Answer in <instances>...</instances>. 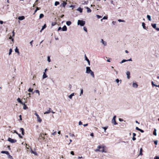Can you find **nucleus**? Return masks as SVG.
<instances>
[{
    "label": "nucleus",
    "mask_w": 159,
    "mask_h": 159,
    "mask_svg": "<svg viewBox=\"0 0 159 159\" xmlns=\"http://www.w3.org/2000/svg\"><path fill=\"white\" fill-rule=\"evenodd\" d=\"M46 27V24H45L42 27V30H43L44 29H45Z\"/></svg>",
    "instance_id": "c9c22d12"
},
{
    "label": "nucleus",
    "mask_w": 159,
    "mask_h": 159,
    "mask_svg": "<svg viewBox=\"0 0 159 159\" xmlns=\"http://www.w3.org/2000/svg\"><path fill=\"white\" fill-rule=\"evenodd\" d=\"M139 131H140L141 133H143L144 132V131L141 129H140Z\"/></svg>",
    "instance_id": "69168bd1"
},
{
    "label": "nucleus",
    "mask_w": 159,
    "mask_h": 159,
    "mask_svg": "<svg viewBox=\"0 0 159 159\" xmlns=\"http://www.w3.org/2000/svg\"><path fill=\"white\" fill-rule=\"evenodd\" d=\"M69 135H70L72 137H74L75 136V135L74 134H71V133H70L69 134Z\"/></svg>",
    "instance_id": "8fccbe9b"
},
{
    "label": "nucleus",
    "mask_w": 159,
    "mask_h": 159,
    "mask_svg": "<svg viewBox=\"0 0 159 159\" xmlns=\"http://www.w3.org/2000/svg\"><path fill=\"white\" fill-rule=\"evenodd\" d=\"M85 23V21L83 20H78V21L77 24L78 25H80L81 26H83Z\"/></svg>",
    "instance_id": "f03ea898"
},
{
    "label": "nucleus",
    "mask_w": 159,
    "mask_h": 159,
    "mask_svg": "<svg viewBox=\"0 0 159 159\" xmlns=\"http://www.w3.org/2000/svg\"><path fill=\"white\" fill-rule=\"evenodd\" d=\"M107 19V16H104L103 17V18L101 20V21H102L103 20Z\"/></svg>",
    "instance_id": "a19ab883"
},
{
    "label": "nucleus",
    "mask_w": 159,
    "mask_h": 159,
    "mask_svg": "<svg viewBox=\"0 0 159 159\" xmlns=\"http://www.w3.org/2000/svg\"><path fill=\"white\" fill-rule=\"evenodd\" d=\"M74 94H75L74 93H71L70 95L69 96V98L70 99H71L72 97L73 96H74Z\"/></svg>",
    "instance_id": "6ab92c4d"
},
{
    "label": "nucleus",
    "mask_w": 159,
    "mask_h": 159,
    "mask_svg": "<svg viewBox=\"0 0 159 159\" xmlns=\"http://www.w3.org/2000/svg\"><path fill=\"white\" fill-rule=\"evenodd\" d=\"M18 19L20 20H23L25 19V17L24 16H19L18 17Z\"/></svg>",
    "instance_id": "dca6fc26"
},
{
    "label": "nucleus",
    "mask_w": 159,
    "mask_h": 159,
    "mask_svg": "<svg viewBox=\"0 0 159 159\" xmlns=\"http://www.w3.org/2000/svg\"><path fill=\"white\" fill-rule=\"evenodd\" d=\"M48 77V75L46 74L45 72H43V78L44 79Z\"/></svg>",
    "instance_id": "4468645a"
},
{
    "label": "nucleus",
    "mask_w": 159,
    "mask_h": 159,
    "mask_svg": "<svg viewBox=\"0 0 159 159\" xmlns=\"http://www.w3.org/2000/svg\"><path fill=\"white\" fill-rule=\"evenodd\" d=\"M111 122L112 123L115 125L117 124V123L116 121V119H112Z\"/></svg>",
    "instance_id": "9d476101"
},
{
    "label": "nucleus",
    "mask_w": 159,
    "mask_h": 159,
    "mask_svg": "<svg viewBox=\"0 0 159 159\" xmlns=\"http://www.w3.org/2000/svg\"><path fill=\"white\" fill-rule=\"evenodd\" d=\"M96 16H97V18L98 19H100L102 17V16H99L98 15H96Z\"/></svg>",
    "instance_id": "79ce46f5"
},
{
    "label": "nucleus",
    "mask_w": 159,
    "mask_h": 159,
    "mask_svg": "<svg viewBox=\"0 0 159 159\" xmlns=\"http://www.w3.org/2000/svg\"><path fill=\"white\" fill-rule=\"evenodd\" d=\"M142 151H143V149H142V148H141L140 149V153H139V155H142V154H143Z\"/></svg>",
    "instance_id": "c85d7f7f"
},
{
    "label": "nucleus",
    "mask_w": 159,
    "mask_h": 159,
    "mask_svg": "<svg viewBox=\"0 0 159 159\" xmlns=\"http://www.w3.org/2000/svg\"><path fill=\"white\" fill-rule=\"evenodd\" d=\"M56 24V23L55 22H52V25L53 26Z\"/></svg>",
    "instance_id": "09e8293b"
},
{
    "label": "nucleus",
    "mask_w": 159,
    "mask_h": 159,
    "mask_svg": "<svg viewBox=\"0 0 159 159\" xmlns=\"http://www.w3.org/2000/svg\"><path fill=\"white\" fill-rule=\"evenodd\" d=\"M154 159H159V157L155 156L154 158Z\"/></svg>",
    "instance_id": "5fc2aeb1"
},
{
    "label": "nucleus",
    "mask_w": 159,
    "mask_h": 159,
    "mask_svg": "<svg viewBox=\"0 0 159 159\" xmlns=\"http://www.w3.org/2000/svg\"><path fill=\"white\" fill-rule=\"evenodd\" d=\"M151 83H152V86L153 87L155 86H156V85L154 84L153 81H152L151 82Z\"/></svg>",
    "instance_id": "de8ad7c7"
},
{
    "label": "nucleus",
    "mask_w": 159,
    "mask_h": 159,
    "mask_svg": "<svg viewBox=\"0 0 159 159\" xmlns=\"http://www.w3.org/2000/svg\"><path fill=\"white\" fill-rule=\"evenodd\" d=\"M34 115L37 116L38 121L40 123L42 121V119L40 118L39 115L37 113H34Z\"/></svg>",
    "instance_id": "20e7f679"
},
{
    "label": "nucleus",
    "mask_w": 159,
    "mask_h": 159,
    "mask_svg": "<svg viewBox=\"0 0 159 159\" xmlns=\"http://www.w3.org/2000/svg\"><path fill=\"white\" fill-rule=\"evenodd\" d=\"M20 130L21 131V134H22L23 135H24V134H25L24 130V129L23 128H20Z\"/></svg>",
    "instance_id": "412c9836"
},
{
    "label": "nucleus",
    "mask_w": 159,
    "mask_h": 159,
    "mask_svg": "<svg viewBox=\"0 0 159 159\" xmlns=\"http://www.w3.org/2000/svg\"><path fill=\"white\" fill-rule=\"evenodd\" d=\"M8 156V158L10 159H13V157H12L9 154V155H7Z\"/></svg>",
    "instance_id": "e433bc0d"
},
{
    "label": "nucleus",
    "mask_w": 159,
    "mask_h": 159,
    "mask_svg": "<svg viewBox=\"0 0 159 159\" xmlns=\"http://www.w3.org/2000/svg\"><path fill=\"white\" fill-rule=\"evenodd\" d=\"M57 134V132H53L52 134L53 135H56V134Z\"/></svg>",
    "instance_id": "052dcab7"
},
{
    "label": "nucleus",
    "mask_w": 159,
    "mask_h": 159,
    "mask_svg": "<svg viewBox=\"0 0 159 159\" xmlns=\"http://www.w3.org/2000/svg\"><path fill=\"white\" fill-rule=\"evenodd\" d=\"M100 42L102 43L104 46H106L107 45V42L104 41L103 39H101Z\"/></svg>",
    "instance_id": "423d86ee"
},
{
    "label": "nucleus",
    "mask_w": 159,
    "mask_h": 159,
    "mask_svg": "<svg viewBox=\"0 0 159 159\" xmlns=\"http://www.w3.org/2000/svg\"><path fill=\"white\" fill-rule=\"evenodd\" d=\"M151 25L152 27L155 29L156 28V24H152Z\"/></svg>",
    "instance_id": "393cba45"
},
{
    "label": "nucleus",
    "mask_w": 159,
    "mask_h": 159,
    "mask_svg": "<svg viewBox=\"0 0 159 159\" xmlns=\"http://www.w3.org/2000/svg\"><path fill=\"white\" fill-rule=\"evenodd\" d=\"M105 146H102V150H100V152H106L105 151L104 149Z\"/></svg>",
    "instance_id": "6e6552de"
},
{
    "label": "nucleus",
    "mask_w": 159,
    "mask_h": 159,
    "mask_svg": "<svg viewBox=\"0 0 159 159\" xmlns=\"http://www.w3.org/2000/svg\"><path fill=\"white\" fill-rule=\"evenodd\" d=\"M33 40H32L30 42V43L31 45V46H33V45H32V43H33Z\"/></svg>",
    "instance_id": "bf43d9fd"
},
{
    "label": "nucleus",
    "mask_w": 159,
    "mask_h": 159,
    "mask_svg": "<svg viewBox=\"0 0 159 159\" xmlns=\"http://www.w3.org/2000/svg\"><path fill=\"white\" fill-rule=\"evenodd\" d=\"M86 9H87V12L88 13H90L91 12V10L88 7H86Z\"/></svg>",
    "instance_id": "4be33fe9"
},
{
    "label": "nucleus",
    "mask_w": 159,
    "mask_h": 159,
    "mask_svg": "<svg viewBox=\"0 0 159 159\" xmlns=\"http://www.w3.org/2000/svg\"><path fill=\"white\" fill-rule=\"evenodd\" d=\"M147 17L149 20L151 21V17L149 15H147Z\"/></svg>",
    "instance_id": "c756f323"
},
{
    "label": "nucleus",
    "mask_w": 159,
    "mask_h": 159,
    "mask_svg": "<svg viewBox=\"0 0 159 159\" xmlns=\"http://www.w3.org/2000/svg\"><path fill=\"white\" fill-rule=\"evenodd\" d=\"M33 91V89H32L31 88H30L28 89V91L30 92H32Z\"/></svg>",
    "instance_id": "a18cd8bd"
},
{
    "label": "nucleus",
    "mask_w": 159,
    "mask_h": 159,
    "mask_svg": "<svg viewBox=\"0 0 159 159\" xmlns=\"http://www.w3.org/2000/svg\"><path fill=\"white\" fill-rule=\"evenodd\" d=\"M31 153H33V154H35V155H37V153L36 152H34L32 150V149H31Z\"/></svg>",
    "instance_id": "72a5a7b5"
},
{
    "label": "nucleus",
    "mask_w": 159,
    "mask_h": 159,
    "mask_svg": "<svg viewBox=\"0 0 159 159\" xmlns=\"http://www.w3.org/2000/svg\"><path fill=\"white\" fill-rule=\"evenodd\" d=\"M67 4V3L66 2H64L61 5V7L62 6L63 7H65L66 5Z\"/></svg>",
    "instance_id": "ddd939ff"
},
{
    "label": "nucleus",
    "mask_w": 159,
    "mask_h": 159,
    "mask_svg": "<svg viewBox=\"0 0 159 159\" xmlns=\"http://www.w3.org/2000/svg\"><path fill=\"white\" fill-rule=\"evenodd\" d=\"M85 60H86L87 61V62H88V63L89 65V66L90 65V61L89 60L87 57L86 55H85Z\"/></svg>",
    "instance_id": "0eeeda50"
},
{
    "label": "nucleus",
    "mask_w": 159,
    "mask_h": 159,
    "mask_svg": "<svg viewBox=\"0 0 159 159\" xmlns=\"http://www.w3.org/2000/svg\"><path fill=\"white\" fill-rule=\"evenodd\" d=\"M61 29L62 30V28L61 27H59L58 28L57 30H58V31H59V30H61Z\"/></svg>",
    "instance_id": "13d9d810"
},
{
    "label": "nucleus",
    "mask_w": 159,
    "mask_h": 159,
    "mask_svg": "<svg viewBox=\"0 0 159 159\" xmlns=\"http://www.w3.org/2000/svg\"><path fill=\"white\" fill-rule=\"evenodd\" d=\"M77 11H79L80 13L82 12L83 11V9L81 8V7H79L77 9Z\"/></svg>",
    "instance_id": "5701e85b"
},
{
    "label": "nucleus",
    "mask_w": 159,
    "mask_h": 159,
    "mask_svg": "<svg viewBox=\"0 0 159 159\" xmlns=\"http://www.w3.org/2000/svg\"><path fill=\"white\" fill-rule=\"evenodd\" d=\"M44 17V15L43 14H40L39 15V19L43 18Z\"/></svg>",
    "instance_id": "2f4dec72"
},
{
    "label": "nucleus",
    "mask_w": 159,
    "mask_h": 159,
    "mask_svg": "<svg viewBox=\"0 0 159 159\" xmlns=\"http://www.w3.org/2000/svg\"><path fill=\"white\" fill-rule=\"evenodd\" d=\"M138 85L136 83H133V87L135 88H137L138 87Z\"/></svg>",
    "instance_id": "f3484780"
},
{
    "label": "nucleus",
    "mask_w": 159,
    "mask_h": 159,
    "mask_svg": "<svg viewBox=\"0 0 159 159\" xmlns=\"http://www.w3.org/2000/svg\"><path fill=\"white\" fill-rule=\"evenodd\" d=\"M70 154L72 155H74V152L73 151H71V152H70Z\"/></svg>",
    "instance_id": "0e129e2a"
},
{
    "label": "nucleus",
    "mask_w": 159,
    "mask_h": 159,
    "mask_svg": "<svg viewBox=\"0 0 159 159\" xmlns=\"http://www.w3.org/2000/svg\"><path fill=\"white\" fill-rule=\"evenodd\" d=\"M86 73L87 74H90V75L93 77H94L93 72L90 69L89 67H87L86 68Z\"/></svg>",
    "instance_id": "f257e3e1"
},
{
    "label": "nucleus",
    "mask_w": 159,
    "mask_h": 159,
    "mask_svg": "<svg viewBox=\"0 0 159 159\" xmlns=\"http://www.w3.org/2000/svg\"><path fill=\"white\" fill-rule=\"evenodd\" d=\"M137 130H139H139L140 129L138 127H136L135 128Z\"/></svg>",
    "instance_id": "e2e57ef3"
},
{
    "label": "nucleus",
    "mask_w": 159,
    "mask_h": 159,
    "mask_svg": "<svg viewBox=\"0 0 159 159\" xmlns=\"http://www.w3.org/2000/svg\"><path fill=\"white\" fill-rule=\"evenodd\" d=\"M17 135H18L19 137L21 139H22L23 138V137L21 135L19 134H17Z\"/></svg>",
    "instance_id": "3c124183"
},
{
    "label": "nucleus",
    "mask_w": 159,
    "mask_h": 159,
    "mask_svg": "<svg viewBox=\"0 0 159 159\" xmlns=\"http://www.w3.org/2000/svg\"><path fill=\"white\" fill-rule=\"evenodd\" d=\"M83 90L82 89H80V96H81L82 94H83Z\"/></svg>",
    "instance_id": "473e14b6"
},
{
    "label": "nucleus",
    "mask_w": 159,
    "mask_h": 159,
    "mask_svg": "<svg viewBox=\"0 0 159 159\" xmlns=\"http://www.w3.org/2000/svg\"><path fill=\"white\" fill-rule=\"evenodd\" d=\"M145 23L144 22H143L142 23V25L143 26V27L144 29H146V27L145 26Z\"/></svg>",
    "instance_id": "cd10ccee"
},
{
    "label": "nucleus",
    "mask_w": 159,
    "mask_h": 159,
    "mask_svg": "<svg viewBox=\"0 0 159 159\" xmlns=\"http://www.w3.org/2000/svg\"><path fill=\"white\" fill-rule=\"evenodd\" d=\"M47 60H48V62H50L51 61V60H50V57L49 56H48V58H47Z\"/></svg>",
    "instance_id": "58836bf2"
},
{
    "label": "nucleus",
    "mask_w": 159,
    "mask_h": 159,
    "mask_svg": "<svg viewBox=\"0 0 159 159\" xmlns=\"http://www.w3.org/2000/svg\"><path fill=\"white\" fill-rule=\"evenodd\" d=\"M157 130L156 129H154V130L153 132V134L155 136L157 135V133H156Z\"/></svg>",
    "instance_id": "bb28decb"
},
{
    "label": "nucleus",
    "mask_w": 159,
    "mask_h": 159,
    "mask_svg": "<svg viewBox=\"0 0 159 159\" xmlns=\"http://www.w3.org/2000/svg\"><path fill=\"white\" fill-rule=\"evenodd\" d=\"M12 51V49L10 48L9 49V55H10L11 54Z\"/></svg>",
    "instance_id": "4c0bfd02"
},
{
    "label": "nucleus",
    "mask_w": 159,
    "mask_h": 159,
    "mask_svg": "<svg viewBox=\"0 0 159 159\" xmlns=\"http://www.w3.org/2000/svg\"><path fill=\"white\" fill-rule=\"evenodd\" d=\"M1 153L2 154H6L7 155H9V152L7 151H2L1 152Z\"/></svg>",
    "instance_id": "9b49d317"
},
{
    "label": "nucleus",
    "mask_w": 159,
    "mask_h": 159,
    "mask_svg": "<svg viewBox=\"0 0 159 159\" xmlns=\"http://www.w3.org/2000/svg\"><path fill=\"white\" fill-rule=\"evenodd\" d=\"M59 4V2L58 1H56L54 3V5L55 6H57V5Z\"/></svg>",
    "instance_id": "f704fd0d"
},
{
    "label": "nucleus",
    "mask_w": 159,
    "mask_h": 159,
    "mask_svg": "<svg viewBox=\"0 0 159 159\" xmlns=\"http://www.w3.org/2000/svg\"><path fill=\"white\" fill-rule=\"evenodd\" d=\"M98 148H97L95 150V151L96 152H100V149H101L102 148V146L101 145H99L97 147Z\"/></svg>",
    "instance_id": "39448f33"
},
{
    "label": "nucleus",
    "mask_w": 159,
    "mask_h": 159,
    "mask_svg": "<svg viewBox=\"0 0 159 159\" xmlns=\"http://www.w3.org/2000/svg\"><path fill=\"white\" fill-rule=\"evenodd\" d=\"M19 117H20V120H22V118H21V115H20L19 116Z\"/></svg>",
    "instance_id": "338daca9"
},
{
    "label": "nucleus",
    "mask_w": 159,
    "mask_h": 159,
    "mask_svg": "<svg viewBox=\"0 0 159 159\" xmlns=\"http://www.w3.org/2000/svg\"><path fill=\"white\" fill-rule=\"evenodd\" d=\"M34 92L36 93H38V94H39V95H40V94H39V90H35V91H34Z\"/></svg>",
    "instance_id": "ea45409f"
},
{
    "label": "nucleus",
    "mask_w": 159,
    "mask_h": 159,
    "mask_svg": "<svg viewBox=\"0 0 159 159\" xmlns=\"http://www.w3.org/2000/svg\"><path fill=\"white\" fill-rule=\"evenodd\" d=\"M39 10V8L38 7H37L36 10H35L34 11V14L36 12V11L38 10Z\"/></svg>",
    "instance_id": "c03bdc74"
},
{
    "label": "nucleus",
    "mask_w": 159,
    "mask_h": 159,
    "mask_svg": "<svg viewBox=\"0 0 159 159\" xmlns=\"http://www.w3.org/2000/svg\"><path fill=\"white\" fill-rule=\"evenodd\" d=\"M84 30L86 32H87V29L85 27H84L83 28Z\"/></svg>",
    "instance_id": "864d4df0"
},
{
    "label": "nucleus",
    "mask_w": 159,
    "mask_h": 159,
    "mask_svg": "<svg viewBox=\"0 0 159 159\" xmlns=\"http://www.w3.org/2000/svg\"><path fill=\"white\" fill-rule=\"evenodd\" d=\"M82 124V122L81 121H80L79 123V125H81Z\"/></svg>",
    "instance_id": "680f3d73"
},
{
    "label": "nucleus",
    "mask_w": 159,
    "mask_h": 159,
    "mask_svg": "<svg viewBox=\"0 0 159 159\" xmlns=\"http://www.w3.org/2000/svg\"><path fill=\"white\" fill-rule=\"evenodd\" d=\"M102 128L104 129V132H106V131L107 128V127H102Z\"/></svg>",
    "instance_id": "37998d69"
},
{
    "label": "nucleus",
    "mask_w": 159,
    "mask_h": 159,
    "mask_svg": "<svg viewBox=\"0 0 159 159\" xmlns=\"http://www.w3.org/2000/svg\"><path fill=\"white\" fill-rule=\"evenodd\" d=\"M126 74L127 75V78L128 79H129L130 78V72L129 71H127L126 72Z\"/></svg>",
    "instance_id": "1a4fd4ad"
},
{
    "label": "nucleus",
    "mask_w": 159,
    "mask_h": 159,
    "mask_svg": "<svg viewBox=\"0 0 159 159\" xmlns=\"http://www.w3.org/2000/svg\"><path fill=\"white\" fill-rule=\"evenodd\" d=\"M71 24V22L70 21H67L66 22V24L68 26H70Z\"/></svg>",
    "instance_id": "aec40b11"
},
{
    "label": "nucleus",
    "mask_w": 159,
    "mask_h": 159,
    "mask_svg": "<svg viewBox=\"0 0 159 159\" xmlns=\"http://www.w3.org/2000/svg\"><path fill=\"white\" fill-rule=\"evenodd\" d=\"M116 81L117 83H118L120 81V80L118 79H117L116 80Z\"/></svg>",
    "instance_id": "603ef678"
},
{
    "label": "nucleus",
    "mask_w": 159,
    "mask_h": 159,
    "mask_svg": "<svg viewBox=\"0 0 159 159\" xmlns=\"http://www.w3.org/2000/svg\"><path fill=\"white\" fill-rule=\"evenodd\" d=\"M154 143L155 145H157V140L154 141Z\"/></svg>",
    "instance_id": "6e6d98bb"
},
{
    "label": "nucleus",
    "mask_w": 159,
    "mask_h": 159,
    "mask_svg": "<svg viewBox=\"0 0 159 159\" xmlns=\"http://www.w3.org/2000/svg\"><path fill=\"white\" fill-rule=\"evenodd\" d=\"M127 61H128V60H127L123 59L121 62H120V64H122Z\"/></svg>",
    "instance_id": "7c9ffc66"
},
{
    "label": "nucleus",
    "mask_w": 159,
    "mask_h": 159,
    "mask_svg": "<svg viewBox=\"0 0 159 159\" xmlns=\"http://www.w3.org/2000/svg\"><path fill=\"white\" fill-rule=\"evenodd\" d=\"M24 105L23 108L24 110H26L28 108V107L26 106V105L25 104V103H23V104H22Z\"/></svg>",
    "instance_id": "b1692460"
},
{
    "label": "nucleus",
    "mask_w": 159,
    "mask_h": 159,
    "mask_svg": "<svg viewBox=\"0 0 159 159\" xmlns=\"http://www.w3.org/2000/svg\"><path fill=\"white\" fill-rule=\"evenodd\" d=\"M62 30L63 31H66L67 30V27L66 25H64L63 27L62 28Z\"/></svg>",
    "instance_id": "f8f14e48"
},
{
    "label": "nucleus",
    "mask_w": 159,
    "mask_h": 159,
    "mask_svg": "<svg viewBox=\"0 0 159 159\" xmlns=\"http://www.w3.org/2000/svg\"><path fill=\"white\" fill-rule=\"evenodd\" d=\"M7 140L12 143H15L17 141L16 140L12 139L10 138H8Z\"/></svg>",
    "instance_id": "7ed1b4c3"
},
{
    "label": "nucleus",
    "mask_w": 159,
    "mask_h": 159,
    "mask_svg": "<svg viewBox=\"0 0 159 159\" xmlns=\"http://www.w3.org/2000/svg\"><path fill=\"white\" fill-rule=\"evenodd\" d=\"M15 52H16L18 53V54H19V49L17 48V47H16V48H15Z\"/></svg>",
    "instance_id": "a878e982"
},
{
    "label": "nucleus",
    "mask_w": 159,
    "mask_h": 159,
    "mask_svg": "<svg viewBox=\"0 0 159 159\" xmlns=\"http://www.w3.org/2000/svg\"><path fill=\"white\" fill-rule=\"evenodd\" d=\"M136 139V138H135V137L133 136L132 138V140L133 141H134Z\"/></svg>",
    "instance_id": "4d7b16f0"
},
{
    "label": "nucleus",
    "mask_w": 159,
    "mask_h": 159,
    "mask_svg": "<svg viewBox=\"0 0 159 159\" xmlns=\"http://www.w3.org/2000/svg\"><path fill=\"white\" fill-rule=\"evenodd\" d=\"M17 100L19 103H20L21 104H23V102H22L20 98H18Z\"/></svg>",
    "instance_id": "2eb2a0df"
},
{
    "label": "nucleus",
    "mask_w": 159,
    "mask_h": 159,
    "mask_svg": "<svg viewBox=\"0 0 159 159\" xmlns=\"http://www.w3.org/2000/svg\"><path fill=\"white\" fill-rule=\"evenodd\" d=\"M118 21L119 22H125V20H121V19H119L118 20Z\"/></svg>",
    "instance_id": "49530a36"
},
{
    "label": "nucleus",
    "mask_w": 159,
    "mask_h": 159,
    "mask_svg": "<svg viewBox=\"0 0 159 159\" xmlns=\"http://www.w3.org/2000/svg\"><path fill=\"white\" fill-rule=\"evenodd\" d=\"M51 110V108H49L48 110L47 111H46L44 113V114H48V113H50L51 112V111H50Z\"/></svg>",
    "instance_id": "a211bd4d"
},
{
    "label": "nucleus",
    "mask_w": 159,
    "mask_h": 159,
    "mask_svg": "<svg viewBox=\"0 0 159 159\" xmlns=\"http://www.w3.org/2000/svg\"><path fill=\"white\" fill-rule=\"evenodd\" d=\"M3 23V22L2 21L0 20V24H2Z\"/></svg>",
    "instance_id": "774afa93"
}]
</instances>
